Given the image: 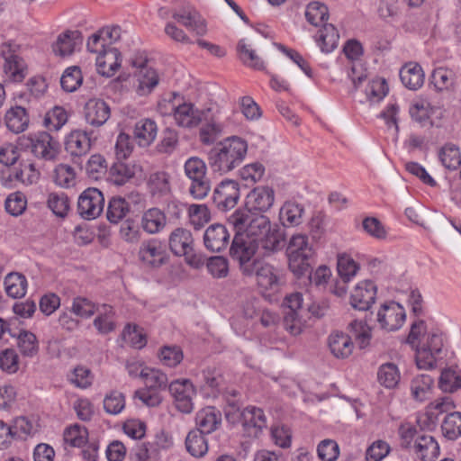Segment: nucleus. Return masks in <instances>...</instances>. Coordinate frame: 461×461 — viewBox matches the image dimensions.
Listing matches in <instances>:
<instances>
[{"mask_svg": "<svg viewBox=\"0 0 461 461\" xmlns=\"http://www.w3.org/2000/svg\"><path fill=\"white\" fill-rule=\"evenodd\" d=\"M228 221L234 228L237 236L258 242L264 255L279 249L278 236L271 230V221L267 215L239 209L229 217Z\"/></svg>", "mask_w": 461, "mask_h": 461, "instance_id": "1", "label": "nucleus"}, {"mask_svg": "<svg viewBox=\"0 0 461 461\" xmlns=\"http://www.w3.org/2000/svg\"><path fill=\"white\" fill-rule=\"evenodd\" d=\"M248 143L240 137L231 136L216 143L208 153V163L214 173L228 174L245 159Z\"/></svg>", "mask_w": 461, "mask_h": 461, "instance_id": "2", "label": "nucleus"}, {"mask_svg": "<svg viewBox=\"0 0 461 461\" xmlns=\"http://www.w3.org/2000/svg\"><path fill=\"white\" fill-rule=\"evenodd\" d=\"M185 176L189 181L188 193L195 200H203L208 196L212 189V182L208 176L205 161L198 157H189L183 166Z\"/></svg>", "mask_w": 461, "mask_h": 461, "instance_id": "3", "label": "nucleus"}, {"mask_svg": "<svg viewBox=\"0 0 461 461\" xmlns=\"http://www.w3.org/2000/svg\"><path fill=\"white\" fill-rule=\"evenodd\" d=\"M21 149L44 160H53L59 153V143L46 131H39L19 138Z\"/></svg>", "mask_w": 461, "mask_h": 461, "instance_id": "4", "label": "nucleus"}, {"mask_svg": "<svg viewBox=\"0 0 461 461\" xmlns=\"http://www.w3.org/2000/svg\"><path fill=\"white\" fill-rule=\"evenodd\" d=\"M158 109L164 115L172 114L176 124L182 128H194L203 120V113L190 102L176 104L171 101H164L158 104Z\"/></svg>", "mask_w": 461, "mask_h": 461, "instance_id": "5", "label": "nucleus"}, {"mask_svg": "<svg viewBox=\"0 0 461 461\" xmlns=\"http://www.w3.org/2000/svg\"><path fill=\"white\" fill-rule=\"evenodd\" d=\"M168 245L172 253L185 257L191 267L197 268L203 264L202 256L194 251V239L190 230L184 228L175 229L169 235Z\"/></svg>", "mask_w": 461, "mask_h": 461, "instance_id": "6", "label": "nucleus"}, {"mask_svg": "<svg viewBox=\"0 0 461 461\" xmlns=\"http://www.w3.org/2000/svg\"><path fill=\"white\" fill-rule=\"evenodd\" d=\"M444 343L440 334L429 332L424 335L416 348V364L420 369H432L440 357Z\"/></svg>", "mask_w": 461, "mask_h": 461, "instance_id": "7", "label": "nucleus"}, {"mask_svg": "<svg viewBox=\"0 0 461 461\" xmlns=\"http://www.w3.org/2000/svg\"><path fill=\"white\" fill-rule=\"evenodd\" d=\"M258 249H261L258 242L235 235L230 247V254L234 259L240 262V269L245 276L253 275L254 260L251 261V258Z\"/></svg>", "mask_w": 461, "mask_h": 461, "instance_id": "8", "label": "nucleus"}, {"mask_svg": "<svg viewBox=\"0 0 461 461\" xmlns=\"http://www.w3.org/2000/svg\"><path fill=\"white\" fill-rule=\"evenodd\" d=\"M263 293L278 291L281 284V271L274 266L260 260H254L253 275Z\"/></svg>", "mask_w": 461, "mask_h": 461, "instance_id": "9", "label": "nucleus"}, {"mask_svg": "<svg viewBox=\"0 0 461 461\" xmlns=\"http://www.w3.org/2000/svg\"><path fill=\"white\" fill-rule=\"evenodd\" d=\"M104 197L97 188L86 189L78 198L77 212L85 220L97 218L104 210Z\"/></svg>", "mask_w": 461, "mask_h": 461, "instance_id": "10", "label": "nucleus"}, {"mask_svg": "<svg viewBox=\"0 0 461 461\" xmlns=\"http://www.w3.org/2000/svg\"><path fill=\"white\" fill-rule=\"evenodd\" d=\"M275 203V190L268 185H258L246 196L245 209L251 212L262 213L271 209Z\"/></svg>", "mask_w": 461, "mask_h": 461, "instance_id": "11", "label": "nucleus"}, {"mask_svg": "<svg viewBox=\"0 0 461 461\" xmlns=\"http://www.w3.org/2000/svg\"><path fill=\"white\" fill-rule=\"evenodd\" d=\"M240 197V185L234 180H222L213 191V203L221 212L236 206Z\"/></svg>", "mask_w": 461, "mask_h": 461, "instance_id": "12", "label": "nucleus"}, {"mask_svg": "<svg viewBox=\"0 0 461 461\" xmlns=\"http://www.w3.org/2000/svg\"><path fill=\"white\" fill-rule=\"evenodd\" d=\"M403 307L395 302L381 305L376 314V321L381 329L387 331L399 330L405 321Z\"/></svg>", "mask_w": 461, "mask_h": 461, "instance_id": "13", "label": "nucleus"}, {"mask_svg": "<svg viewBox=\"0 0 461 461\" xmlns=\"http://www.w3.org/2000/svg\"><path fill=\"white\" fill-rule=\"evenodd\" d=\"M138 255L145 266L151 267L162 266L168 258L165 245L158 239L143 241L140 246Z\"/></svg>", "mask_w": 461, "mask_h": 461, "instance_id": "14", "label": "nucleus"}, {"mask_svg": "<svg viewBox=\"0 0 461 461\" xmlns=\"http://www.w3.org/2000/svg\"><path fill=\"white\" fill-rule=\"evenodd\" d=\"M1 54L5 59L4 73L10 82H22L27 75V65L24 60L11 50L10 44H3Z\"/></svg>", "mask_w": 461, "mask_h": 461, "instance_id": "15", "label": "nucleus"}, {"mask_svg": "<svg viewBox=\"0 0 461 461\" xmlns=\"http://www.w3.org/2000/svg\"><path fill=\"white\" fill-rule=\"evenodd\" d=\"M169 392L175 405L183 413H190L194 409L193 398L196 392L188 379L176 380L169 384Z\"/></svg>", "mask_w": 461, "mask_h": 461, "instance_id": "16", "label": "nucleus"}, {"mask_svg": "<svg viewBox=\"0 0 461 461\" xmlns=\"http://www.w3.org/2000/svg\"><path fill=\"white\" fill-rule=\"evenodd\" d=\"M244 432L250 438H258L267 426V419L262 409L248 406L239 414Z\"/></svg>", "mask_w": 461, "mask_h": 461, "instance_id": "17", "label": "nucleus"}, {"mask_svg": "<svg viewBox=\"0 0 461 461\" xmlns=\"http://www.w3.org/2000/svg\"><path fill=\"white\" fill-rule=\"evenodd\" d=\"M376 292V285L370 280L357 283L350 295L351 306L359 311H367L375 301Z\"/></svg>", "mask_w": 461, "mask_h": 461, "instance_id": "18", "label": "nucleus"}, {"mask_svg": "<svg viewBox=\"0 0 461 461\" xmlns=\"http://www.w3.org/2000/svg\"><path fill=\"white\" fill-rule=\"evenodd\" d=\"M86 122L94 127L104 125L111 115L109 104L98 98L89 99L84 108Z\"/></svg>", "mask_w": 461, "mask_h": 461, "instance_id": "19", "label": "nucleus"}, {"mask_svg": "<svg viewBox=\"0 0 461 461\" xmlns=\"http://www.w3.org/2000/svg\"><path fill=\"white\" fill-rule=\"evenodd\" d=\"M230 242V233L222 224L209 226L203 234L205 248L211 252H221L225 249Z\"/></svg>", "mask_w": 461, "mask_h": 461, "instance_id": "20", "label": "nucleus"}, {"mask_svg": "<svg viewBox=\"0 0 461 461\" xmlns=\"http://www.w3.org/2000/svg\"><path fill=\"white\" fill-rule=\"evenodd\" d=\"M221 412L213 406H207L197 411L195 424L197 431L210 434L218 429L221 425Z\"/></svg>", "mask_w": 461, "mask_h": 461, "instance_id": "21", "label": "nucleus"}, {"mask_svg": "<svg viewBox=\"0 0 461 461\" xmlns=\"http://www.w3.org/2000/svg\"><path fill=\"white\" fill-rule=\"evenodd\" d=\"M142 174L143 167L136 161L117 162L110 169L111 178L117 185H122L132 177H141Z\"/></svg>", "mask_w": 461, "mask_h": 461, "instance_id": "22", "label": "nucleus"}, {"mask_svg": "<svg viewBox=\"0 0 461 461\" xmlns=\"http://www.w3.org/2000/svg\"><path fill=\"white\" fill-rule=\"evenodd\" d=\"M134 77L135 90L140 96L149 95L159 83L157 70L147 66H140Z\"/></svg>", "mask_w": 461, "mask_h": 461, "instance_id": "23", "label": "nucleus"}, {"mask_svg": "<svg viewBox=\"0 0 461 461\" xmlns=\"http://www.w3.org/2000/svg\"><path fill=\"white\" fill-rule=\"evenodd\" d=\"M304 207L293 200L285 201L279 209V221L285 228L297 227L303 221Z\"/></svg>", "mask_w": 461, "mask_h": 461, "instance_id": "24", "label": "nucleus"}, {"mask_svg": "<svg viewBox=\"0 0 461 461\" xmlns=\"http://www.w3.org/2000/svg\"><path fill=\"white\" fill-rule=\"evenodd\" d=\"M121 54L115 48H107V50L97 55L95 59L97 72L104 77H113L121 67Z\"/></svg>", "mask_w": 461, "mask_h": 461, "instance_id": "25", "label": "nucleus"}, {"mask_svg": "<svg viewBox=\"0 0 461 461\" xmlns=\"http://www.w3.org/2000/svg\"><path fill=\"white\" fill-rule=\"evenodd\" d=\"M90 147V138L86 131L75 130L66 136L65 149L72 157L86 155Z\"/></svg>", "mask_w": 461, "mask_h": 461, "instance_id": "26", "label": "nucleus"}, {"mask_svg": "<svg viewBox=\"0 0 461 461\" xmlns=\"http://www.w3.org/2000/svg\"><path fill=\"white\" fill-rule=\"evenodd\" d=\"M411 448L422 461H433L439 455V445L430 435L421 434L417 437Z\"/></svg>", "mask_w": 461, "mask_h": 461, "instance_id": "27", "label": "nucleus"}, {"mask_svg": "<svg viewBox=\"0 0 461 461\" xmlns=\"http://www.w3.org/2000/svg\"><path fill=\"white\" fill-rule=\"evenodd\" d=\"M173 18L181 23L188 30L194 31L198 35L206 32V24L200 14L191 6L183 8L173 14Z\"/></svg>", "mask_w": 461, "mask_h": 461, "instance_id": "28", "label": "nucleus"}, {"mask_svg": "<svg viewBox=\"0 0 461 461\" xmlns=\"http://www.w3.org/2000/svg\"><path fill=\"white\" fill-rule=\"evenodd\" d=\"M328 345L331 354L337 358H347L354 348L351 338L341 331H334L328 338Z\"/></svg>", "mask_w": 461, "mask_h": 461, "instance_id": "29", "label": "nucleus"}, {"mask_svg": "<svg viewBox=\"0 0 461 461\" xmlns=\"http://www.w3.org/2000/svg\"><path fill=\"white\" fill-rule=\"evenodd\" d=\"M165 213L158 208H150L145 211L140 219V227L148 234L160 232L166 226Z\"/></svg>", "mask_w": 461, "mask_h": 461, "instance_id": "30", "label": "nucleus"}, {"mask_svg": "<svg viewBox=\"0 0 461 461\" xmlns=\"http://www.w3.org/2000/svg\"><path fill=\"white\" fill-rule=\"evenodd\" d=\"M400 78L405 87L417 90L424 83V72L418 63L410 62L400 70Z\"/></svg>", "mask_w": 461, "mask_h": 461, "instance_id": "31", "label": "nucleus"}, {"mask_svg": "<svg viewBox=\"0 0 461 461\" xmlns=\"http://www.w3.org/2000/svg\"><path fill=\"white\" fill-rule=\"evenodd\" d=\"M97 316L94 320V326L100 334H108L115 330V312L113 306L102 304L95 311Z\"/></svg>", "mask_w": 461, "mask_h": 461, "instance_id": "32", "label": "nucleus"}, {"mask_svg": "<svg viewBox=\"0 0 461 461\" xmlns=\"http://www.w3.org/2000/svg\"><path fill=\"white\" fill-rule=\"evenodd\" d=\"M157 124L150 119H141L134 126V138L140 147L149 146L157 136Z\"/></svg>", "mask_w": 461, "mask_h": 461, "instance_id": "33", "label": "nucleus"}, {"mask_svg": "<svg viewBox=\"0 0 461 461\" xmlns=\"http://www.w3.org/2000/svg\"><path fill=\"white\" fill-rule=\"evenodd\" d=\"M79 38L80 33L77 31H67L58 36L52 44V51L59 57L70 56L74 52Z\"/></svg>", "mask_w": 461, "mask_h": 461, "instance_id": "34", "label": "nucleus"}, {"mask_svg": "<svg viewBox=\"0 0 461 461\" xmlns=\"http://www.w3.org/2000/svg\"><path fill=\"white\" fill-rule=\"evenodd\" d=\"M5 293L12 298H22L27 293L28 282L24 275L18 272L7 274L4 280Z\"/></svg>", "mask_w": 461, "mask_h": 461, "instance_id": "35", "label": "nucleus"}, {"mask_svg": "<svg viewBox=\"0 0 461 461\" xmlns=\"http://www.w3.org/2000/svg\"><path fill=\"white\" fill-rule=\"evenodd\" d=\"M339 40L337 29L330 23H324L318 32L316 41L322 52L330 53L337 48Z\"/></svg>", "mask_w": 461, "mask_h": 461, "instance_id": "36", "label": "nucleus"}, {"mask_svg": "<svg viewBox=\"0 0 461 461\" xmlns=\"http://www.w3.org/2000/svg\"><path fill=\"white\" fill-rule=\"evenodd\" d=\"M6 127L14 133H20L26 130L29 124V116L22 106L10 109L5 114Z\"/></svg>", "mask_w": 461, "mask_h": 461, "instance_id": "37", "label": "nucleus"}, {"mask_svg": "<svg viewBox=\"0 0 461 461\" xmlns=\"http://www.w3.org/2000/svg\"><path fill=\"white\" fill-rule=\"evenodd\" d=\"M438 158L442 166L449 170H456L461 166V152L453 143H446L438 150Z\"/></svg>", "mask_w": 461, "mask_h": 461, "instance_id": "38", "label": "nucleus"}, {"mask_svg": "<svg viewBox=\"0 0 461 461\" xmlns=\"http://www.w3.org/2000/svg\"><path fill=\"white\" fill-rule=\"evenodd\" d=\"M237 50L240 59L245 65L256 69L264 68V61L257 54L252 44L247 39H241L239 41Z\"/></svg>", "mask_w": 461, "mask_h": 461, "instance_id": "39", "label": "nucleus"}, {"mask_svg": "<svg viewBox=\"0 0 461 461\" xmlns=\"http://www.w3.org/2000/svg\"><path fill=\"white\" fill-rule=\"evenodd\" d=\"M432 386L433 379L430 375H418L411 383V395L416 401L423 402L431 395Z\"/></svg>", "mask_w": 461, "mask_h": 461, "instance_id": "40", "label": "nucleus"}, {"mask_svg": "<svg viewBox=\"0 0 461 461\" xmlns=\"http://www.w3.org/2000/svg\"><path fill=\"white\" fill-rule=\"evenodd\" d=\"M442 435L448 440H456L461 437V412L451 411L447 414L441 423Z\"/></svg>", "mask_w": 461, "mask_h": 461, "instance_id": "41", "label": "nucleus"}, {"mask_svg": "<svg viewBox=\"0 0 461 461\" xmlns=\"http://www.w3.org/2000/svg\"><path fill=\"white\" fill-rule=\"evenodd\" d=\"M17 347L23 357H33L39 352V342L34 333L22 330L17 335Z\"/></svg>", "mask_w": 461, "mask_h": 461, "instance_id": "42", "label": "nucleus"}, {"mask_svg": "<svg viewBox=\"0 0 461 461\" xmlns=\"http://www.w3.org/2000/svg\"><path fill=\"white\" fill-rule=\"evenodd\" d=\"M148 187L152 195L168 194L171 190L169 175L165 171L152 173L148 179Z\"/></svg>", "mask_w": 461, "mask_h": 461, "instance_id": "43", "label": "nucleus"}, {"mask_svg": "<svg viewBox=\"0 0 461 461\" xmlns=\"http://www.w3.org/2000/svg\"><path fill=\"white\" fill-rule=\"evenodd\" d=\"M203 434L197 430H192L185 438L186 449L193 456L201 457L208 451L207 441Z\"/></svg>", "mask_w": 461, "mask_h": 461, "instance_id": "44", "label": "nucleus"}, {"mask_svg": "<svg viewBox=\"0 0 461 461\" xmlns=\"http://www.w3.org/2000/svg\"><path fill=\"white\" fill-rule=\"evenodd\" d=\"M130 212L129 203L122 197H113L107 207L106 216L111 223H118Z\"/></svg>", "mask_w": 461, "mask_h": 461, "instance_id": "45", "label": "nucleus"}, {"mask_svg": "<svg viewBox=\"0 0 461 461\" xmlns=\"http://www.w3.org/2000/svg\"><path fill=\"white\" fill-rule=\"evenodd\" d=\"M305 18L313 26H320L329 18L328 7L320 2H312L305 9Z\"/></svg>", "mask_w": 461, "mask_h": 461, "instance_id": "46", "label": "nucleus"}, {"mask_svg": "<svg viewBox=\"0 0 461 461\" xmlns=\"http://www.w3.org/2000/svg\"><path fill=\"white\" fill-rule=\"evenodd\" d=\"M378 381L386 388H394L401 379L398 366L393 363L383 364L377 373Z\"/></svg>", "mask_w": 461, "mask_h": 461, "instance_id": "47", "label": "nucleus"}, {"mask_svg": "<svg viewBox=\"0 0 461 461\" xmlns=\"http://www.w3.org/2000/svg\"><path fill=\"white\" fill-rule=\"evenodd\" d=\"M49 209L58 217L64 218L70 209V203L65 193H50L47 199Z\"/></svg>", "mask_w": 461, "mask_h": 461, "instance_id": "48", "label": "nucleus"}, {"mask_svg": "<svg viewBox=\"0 0 461 461\" xmlns=\"http://www.w3.org/2000/svg\"><path fill=\"white\" fill-rule=\"evenodd\" d=\"M63 438L66 444L74 447H80L86 444L88 431L85 427L74 424L65 429Z\"/></svg>", "mask_w": 461, "mask_h": 461, "instance_id": "49", "label": "nucleus"}, {"mask_svg": "<svg viewBox=\"0 0 461 461\" xmlns=\"http://www.w3.org/2000/svg\"><path fill=\"white\" fill-rule=\"evenodd\" d=\"M140 378L148 388L153 390L165 388L167 384V375L150 367H145L140 371Z\"/></svg>", "mask_w": 461, "mask_h": 461, "instance_id": "50", "label": "nucleus"}, {"mask_svg": "<svg viewBox=\"0 0 461 461\" xmlns=\"http://www.w3.org/2000/svg\"><path fill=\"white\" fill-rule=\"evenodd\" d=\"M41 176L35 164L27 160L20 164V167L14 174V178L25 185L37 183Z\"/></svg>", "mask_w": 461, "mask_h": 461, "instance_id": "51", "label": "nucleus"}, {"mask_svg": "<svg viewBox=\"0 0 461 461\" xmlns=\"http://www.w3.org/2000/svg\"><path fill=\"white\" fill-rule=\"evenodd\" d=\"M68 120L67 111L61 106H55L46 113L44 125L50 131H59L67 123Z\"/></svg>", "mask_w": 461, "mask_h": 461, "instance_id": "52", "label": "nucleus"}, {"mask_svg": "<svg viewBox=\"0 0 461 461\" xmlns=\"http://www.w3.org/2000/svg\"><path fill=\"white\" fill-rule=\"evenodd\" d=\"M190 223L195 230L203 227L211 219L210 211L205 204H191L188 207Z\"/></svg>", "mask_w": 461, "mask_h": 461, "instance_id": "53", "label": "nucleus"}, {"mask_svg": "<svg viewBox=\"0 0 461 461\" xmlns=\"http://www.w3.org/2000/svg\"><path fill=\"white\" fill-rule=\"evenodd\" d=\"M82 81L83 77L80 68L78 67H70L64 71L60 78V85L66 92L71 93L81 86Z\"/></svg>", "mask_w": 461, "mask_h": 461, "instance_id": "54", "label": "nucleus"}, {"mask_svg": "<svg viewBox=\"0 0 461 461\" xmlns=\"http://www.w3.org/2000/svg\"><path fill=\"white\" fill-rule=\"evenodd\" d=\"M389 88L385 79L377 77L368 83L366 87V98L371 103H378L388 94Z\"/></svg>", "mask_w": 461, "mask_h": 461, "instance_id": "55", "label": "nucleus"}, {"mask_svg": "<svg viewBox=\"0 0 461 461\" xmlns=\"http://www.w3.org/2000/svg\"><path fill=\"white\" fill-rule=\"evenodd\" d=\"M454 80V72L446 68H438L433 70L431 75V84L438 91L448 89L453 86Z\"/></svg>", "mask_w": 461, "mask_h": 461, "instance_id": "56", "label": "nucleus"}, {"mask_svg": "<svg viewBox=\"0 0 461 461\" xmlns=\"http://www.w3.org/2000/svg\"><path fill=\"white\" fill-rule=\"evenodd\" d=\"M358 270V264L351 257L341 255L338 258V272L345 283L349 282Z\"/></svg>", "mask_w": 461, "mask_h": 461, "instance_id": "57", "label": "nucleus"}, {"mask_svg": "<svg viewBox=\"0 0 461 461\" xmlns=\"http://www.w3.org/2000/svg\"><path fill=\"white\" fill-rule=\"evenodd\" d=\"M438 386L444 392H455L461 387V375L455 370L445 369L440 375Z\"/></svg>", "mask_w": 461, "mask_h": 461, "instance_id": "58", "label": "nucleus"}, {"mask_svg": "<svg viewBox=\"0 0 461 461\" xmlns=\"http://www.w3.org/2000/svg\"><path fill=\"white\" fill-rule=\"evenodd\" d=\"M122 338L135 348H142L147 343L146 336L137 325L128 324L123 330Z\"/></svg>", "mask_w": 461, "mask_h": 461, "instance_id": "59", "label": "nucleus"}, {"mask_svg": "<svg viewBox=\"0 0 461 461\" xmlns=\"http://www.w3.org/2000/svg\"><path fill=\"white\" fill-rule=\"evenodd\" d=\"M271 438L275 445L282 448H288L292 444V431L284 424H276L271 427Z\"/></svg>", "mask_w": 461, "mask_h": 461, "instance_id": "60", "label": "nucleus"}, {"mask_svg": "<svg viewBox=\"0 0 461 461\" xmlns=\"http://www.w3.org/2000/svg\"><path fill=\"white\" fill-rule=\"evenodd\" d=\"M107 169V162L100 154L92 155L86 164V170L89 177L99 179L105 174Z\"/></svg>", "mask_w": 461, "mask_h": 461, "instance_id": "61", "label": "nucleus"}, {"mask_svg": "<svg viewBox=\"0 0 461 461\" xmlns=\"http://www.w3.org/2000/svg\"><path fill=\"white\" fill-rule=\"evenodd\" d=\"M124 407L125 398L120 392L113 391L104 399V409L109 414L117 415L122 412Z\"/></svg>", "mask_w": 461, "mask_h": 461, "instance_id": "62", "label": "nucleus"}, {"mask_svg": "<svg viewBox=\"0 0 461 461\" xmlns=\"http://www.w3.org/2000/svg\"><path fill=\"white\" fill-rule=\"evenodd\" d=\"M317 453L322 461H335L339 455V447L332 439H323L317 447Z\"/></svg>", "mask_w": 461, "mask_h": 461, "instance_id": "63", "label": "nucleus"}, {"mask_svg": "<svg viewBox=\"0 0 461 461\" xmlns=\"http://www.w3.org/2000/svg\"><path fill=\"white\" fill-rule=\"evenodd\" d=\"M390 446L384 440L374 441L366 449V461H381L390 453Z\"/></svg>", "mask_w": 461, "mask_h": 461, "instance_id": "64", "label": "nucleus"}]
</instances>
